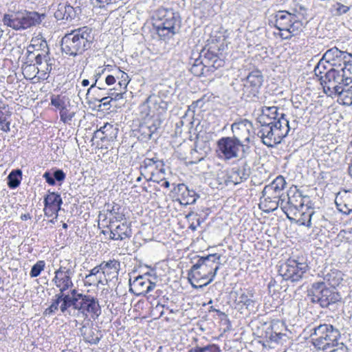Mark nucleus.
<instances>
[{
    "mask_svg": "<svg viewBox=\"0 0 352 352\" xmlns=\"http://www.w3.org/2000/svg\"><path fill=\"white\" fill-rule=\"evenodd\" d=\"M94 41L92 28L88 26L81 27L71 31L62 38L61 50L66 55L75 57L90 49Z\"/></svg>",
    "mask_w": 352,
    "mask_h": 352,
    "instance_id": "1",
    "label": "nucleus"
},
{
    "mask_svg": "<svg viewBox=\"0 0 352 352\" xmlns=\"http://www.w3.org/2000/svg\"><path fill=\"white\" fill-rule=\"evenodd\" d=\"M257 120L260 125L254 133L263 144L270 148L280 144L292 129L295 130V126H292L294 124H285L284 120L273 123L265 120V117H258Z\"/></svg>",
    "mask_w": 352,
    "mask_h": 352,
    "instance_id": "2",
    "label": "nucleus"
},
{
    "mask_svg": "<svg viewBox=\"0 0 352 352\" xmlns=\"http://www.w3.org/2000/svg\"><path fill=\"white\" fill-rule=\"evenodd\" d=\"M220 259L221 255L218 254L199 257L197 263L188 271V279H194L196 283H201L202 280L208 279L206 283L199 285L200 288L207 286L214 280L219 270Z\"/></svg>",
    "mask_w": 352,
    "mask_h": 352,
    "instance_id": "3",
    "label": "nucleus"
},
{
    "mask_svg": "<svg viewBox=\"0 0 352 352\" xmlns=\"http://www.w3.org/2000/svg\"><path fill=\"white\" fill-rule=\"evenodd\" d=\"M153 28L162 40L172 38L179 33L182 19L178 12L173 9L159 8L153 17Z\"/></svg>",
    "mask_w": 352,
    "mask_h": 352,
    "instance_id": "4",
    "label": "nucleus"
},
{
    "mask_svg": "<svg viewBox=\"0 0 352 352\" xmlns=\"http://www.w3.org/2000/svg\"><path fill=\"white\" fill-rule=\"evenodd\" d=\"M45 17L46 15L44 13L21 10L5 14L2 21L5 25L16 31H21L40 25Z\"/></svg>",
    "mask_w": 352,
    "mask_h": 352,
    "instance_id": "5",
    "label": "nucleus"
},
{
    "mask_svg": "<svg viewBox=\"0 0 352 352\" xmlns=\"http://www.w3.org/2000/svg\"><path fill=\"white\" fill-rule=\"evenodd\" d=\"M313 344L319 350L328 351L341 340L339 329L331 324H321L311 329Z\"/></svg>",
    "mask_w": 352,
    "mask_h": 352,
    "instance_id": "6",
    "label": "nucleus"
},
{
    "mask_svg": "<svg viewBox=\"0 0 352 352\" xmlns=\"http://www.w3.org/2000/svg\"><path fill=\"white\" fill-rule=\"evenodd\" d=\"M219 156L224 160H230L239 157L245 160L250 153V147L232 137H223L217 142Z\"/></svg>",
    "mask_w": 352,
    "mask_h": 352,
    "instance_id": "7",
    "label": "nucleus"
},
{
    "mask_svg": "<svg viewBox=\"0 0 352 352\" xmlns=\"http://www.w3.org/2000/svg\"><path fill=\"white\" fill-rule=\"evenodd\" d=\"M309 297L312 303H317L322 308L329 309H334L336 304L342 299L338 292L334 289L327 287L323 282L313 283Z\"/></svg>",
    "mask_w": 352,
    "mask_h": 352,
    "instance_id": "8",
    "label": "nucleus"
},
{
    "mask_svg": "<svg viewBox=\"0 0 352 352\" xmlns=\"http://www.w3.org/2000/svg\"><path fill=\"white\" fill-rule=\"evenodd\" d=\"M70 292L58 293L49 307L45 311V315H53L58 310L65 316L72 315L71 308L74 307L85 294L78 293L76 289H70Z\"/></svg>",
    "mask_w": 352,
    "mask_h": 352,
    "instance_id": "9",
    "label": "nucleus"
},
{
    "mask_svg": "<svg viewBox=\"0 0 352 352\" xmlns=\"http://www.w3.org/2000/svg\"><path fill=\"white\" fill-rule=\"evenodd\" d=\"M269 24H272L280 31H286L292 36L298 34L303 28V23L295 13L279 10L270 16Z\"/></svg>",
    "mask_w": 352,
    "mask_h": 352,
    "instance_id": "10",
    "label": "nucleus"
},
{
    "mask_svg": "<svg viewBox=\"0 0 352 352\" xmlns=\"http://www.w3.org/2000/svg\"><path fill=\"white\" fill-rule=\"evenodd\" d=\"M72 316L96 320L101 314L98 300L91 295H85L72 308Z\"/></svg>",
    "mask_w": 352,
    "mask_h": 352,
    "instance_id": "11",
    "label": "nucleus"
},
{
    "mask_svg": "<svg viewBox=\"0 0 352 352\" xmlns=\"http://www.w3.org/2000/svg\"><path fill=\"white\" fill-rule=\"evenodd\" d=\"M320 80L324 92L331 97L336 96V92L346 86L342 70L335 67L330 68L324 76H320Z\"/></svg>",
    "mask_w": 352,
    "mask_h": 352,
    "instance_id": "12",
    "label": "nucleus"
},
{
    "mask_svg": "<svg viewBox=\"0 0 352 352\" xmlns=\"http://www.w3.org/2000/svg\"><path fill=\"white\" fill-rule=\"evenodd\" d=\"M308 268V265L304 258H298L297 260L289 259L285 263L280 265L278 272L285 280L296 282L302 278Z\"/></svg>",
    "mask_w": 352,
    "mask_h": 352,
    "instance_id": "13",
    "label": "nucleus"
},
{
    "mask_svg": "<svg viewBox=\"0 0 352 352\" xmlns=\"http://www.w3.org/2000/svg\"><path fill=\"white\" fill-rule=\"evenodd\" d=\"M287 331V327L283 321L274 320L267 328L263 337L270 344H283L289 340Z\"/></svg>",
    "mask_w": 352,
    "mask_h": 352,
    "instance_id": "14",
    "label": "nucleus"
},
{
    "mask_svg": "<svg viewBox=\"0 0 352 352\" xmlns=\"http://www.w3.org/2000/svg\"><path fill=\"white\" fill-rule=\"evenodd\" d=\"M311 204L309 197L307 195H302L299 190H290L287 194V205L288 206L287 210H289L290 214L294 215L296 212H300L305 206H307V210L311 209Z\"/></svg>",
    "mask_w": 352,
    "mask_h": 352,
    "instance_id": "15",
    "label": "nucleus"
},
{
    "mask_svg": "<svg viewBox=\"0 0 352 352\" xmlns=\"http://www.w3.org/2000/svg\"><path fill=\"white\" fill-rule=\"evenodd\" d=\"M263 82V76L259 70L250 72L243 84V95L247 99L257 97L259 89Z\"/></svg>",
    "mask_w": 352,
    "mask_h": 352,
    "instance_id": "16",
    "label": "nucleus"
},
{
    "mask_svg": "<svg viewBox=\"0 0 352 352\" xmlns=\"http://www.w3.org/2000/svg\"><path fill=\"white\" fill-rule=\"evenodd\" d=\"M253 129L252 122L247 119H240L231 125V131L233 134L232 138L240 141L242 144H248L250 142L251 131Z\"/></svg>",
    "mask_w": 352,
    "mask_h": 352,
    "instance_id": "17",
    "label": "nucleus"
},
{
    "mask_svg": "<svg viewBox=\"0 0 352 352\" xmlns=\"http://www.w3.org/2000/svg\"><path fill=\"white\" fill-rule=\"evenodd\" d=\"M150 273L140 275L132 280H129V291L135 296H145L155 287V283L152 282L148 276Z\"/></svg>",
    "mask_w": 352,
    "mask_h": 352,
    "instance_id": "18",
    "label": "nucleus"
},
{
    "mask_svg": "<svg viewBox=\"0 0 352 352\" xmlns=\"http://www.w3.org/2000/svg\"><path fill=\"white\" fill-rule=\"evenodd\" d=\"M164 163L163 160H159L157 157L151 158L146 157L140 166L141 175H142L147 181L155 180L153 176L156 171L164 173Z\"/></svg>",
    "mask_w": 352,
    "mask_h": 352,
    "instance_id": "19",
    "label": "nucleus"
},
{
    "mask_svg": "<svg viewBox=\"0 0 352 352\" xmlns=\"http://www.w3.org/2000/svg\"><path fill=\"white\" fill-rule=\"evenodd\" d=\"M351 54L345 51H341L334 47L326 51L323 54V60L332 67H342L346 63H349Z\"/></svg>",
    "mask_w": 352,
    "mask_h": 352,
    "instance_id": "20",
    "label": "nucleus"
},
{
    "mask_svg": "<svg viewBox=\"0 0 352 352\" xmlns=\"http://www.w3.org/2000/svg\"><path fill=\"white\" fill-rule=\"evenodd\" d=\"M285 185V178L281 175L278 176L270 184L265 186L262 191V197L267 199H274L278 201Z\"/></svg>",
    "mask_w": 352,
    "mask_h": 352,
    "instance_id": "21",
    "label": "nucleus"
},
{
    "mask_svg": "<svg viewBox=\"0 0 352 352\" xmlns=\"http://www.w3.org/2000/svg\"><path fill=\"white\" fill-rule=\"evenodd\" d=\"M251 173L252 170L249 162L244 160L239 166L232 168L229 175L230 182L235 185L241 184L250 177Z\"/></svg>",
    "mask_w": 352,
    "mask_h": 352,
    "instance_id": "22",
    "label": "nucleus"
},
{
    "mask_svg": "<svg viewBox=\"0 0 352 352\" xmlns=\"http://www.w3.org/2000/svg\"><path fill=\"white\" fill-rule=\"evenodd\" d=\"M200 58H204L206 65H207V71L213 72L214 70L224 65V60L219 56V53L214 52L212 47L207 50H204L200 55Z\"/></svg>",
    "mask_w": 352,
    "mask_h": 352,
    "instance_id": "23",
    "label": "nucleus"
},
{
    "mask_svg": "<svg viewBox=\"0 0 352 352\" xmlns=\"http://www.w3.org/2000/svg\"><path fill=\"white\" fill-rule=\"evenodd\" d=\"M80 12L81 9L78 6L74 8L70 5L59 4L58 9L54 12V17L57 20L71 21L78 17Z\"/></svg>",
    "mask_w": 352,
    "mask_h": 352,
    "instance_id": "24",
    "label": "nucleus"
},
{
    "mask_svg": "<svg viewBox=\"0 0 352 352\" xmlns=\"http://www.w3.org/2000/svg\"><path fill=\"white\" fill-rule=\"evenodd\" d=\"M177 193L179 197L177 199V201L184 206L195 204L199 197V195L194 190H190L184 184H179L177 185Z\"/></svg>",
    "mask_w": 352,
    "mask_h": 352,
    "instance_id": "25",
    "label": "nucleus"
},
{
    "mask_svg": "<svg viewBox=\"0 0 352 352\" xmlns=\"http://www.w3.org/2000/svg\"><path fill=\"white\" fill-rule=\"evenodd\" d=\"M259 117H265V120L273 123H276L277 121L282 122L284 120L285 124L290 125L286 115L283 113V110L275 106L263 107L262 108V115Z\"/></svg>",
    "mask_w": 352,
    "mask_h": 352,
    "instance_id": "26",
    "label": "nucleus"
},
{
    "mask_svg": "<svg viewBox=\"0 0 352 352\" xmlns=\"http://www.w3.org/2000/svg\"><path fill=\"white\" fill-rule=\"evenodd\" d=\"M132 236L131 223L124 221L111 230L109 237L112 240H124Z\"/></svg>",
    "mask_w": 352,
    "mask_h": 352,
    "instance_id": "27",
    "label": "nucleus"
},
{
    "mask_svg": "<svg viewBox=\"0 0 352 352\" xmlns=\"http://www.w3.org/2000/svg\"><path fill=\"white\" fill-rule=\"evenodd\" d=\"M44 212L45 215L50 216L48 214V210L53 208L57 214L58 210H60L61 205L63 204V200L60 195L58 193L56 192H50L49 195H47L44 197Z\"/></svg>",
    "mask_w": 352,
    "mask_h": 352,
    "instance_id": "28",
    "label": "nucleus"
},
{
    "mask_svg": "<svg viewBox=\"0 0 352 352\" xmlns=\"http://www.w3.org/2000/svg\"><path fill=\"white\" fill-rule=\"evenodd\" d=\"M89 321V320H88ZM80 333L82 336L85 342L91 344H97L100 338L97 336L95 331L96 330L89 325V322L82 324V327L79 329Z\"/></svg>",
    "mask_w": 352,
    "mask_h": 352,
    "instance_id": "29",
    "label": "nucleus"
},
{
    "mask_svg": "<svg viewBox=\"0 0 352 352\" xmlns=\"http://www.w3.org/2000/svg\"><path fill=\"white\" fill-rule=\"evenodd\" d=\"M74 274H63L61 276L54 275L52 282L59 289L58 293L66 292L74 287L72 277Z\"/></svg>",
    "mask_w": 352,
    "mask_h": 352,
    "instance_id": "30",
    "label": "nucleus"
},
{
    "mask_svg": "<svg viewBox=\"0 0 352 352\" xmlns=\"http://www.w3.org/2000/svg\"><path fill=\"white\" fill-rule=\"evenodd\" d=\"M43 177L49 185L54 186L56 182H63L66 178V174L62 169L53 168L45 171Z\"/></svg>",
    "mask_w": 352,
    "mask_h": 352,
    "instance_id": "31",
    "label": "nucleus"
},
{
    "mask_svg": "<svg viewBox=\"0 0 352 352\" xmlns=\"http://www.w3.org/2000/svg\"><path fill=\"white\" fill-rule=\"evenodd\" d=\"M28 61L27 63H30V65H31L34 60L32 58L34 59L35 64L38 65H41L43 61H45L47 63V68L46 70L50 72L52 70L51 64L49 63V61L50 60V58L48 57V52L49 49L47 47V51L45 52V54H41L40 53H38L37 54H35L34 52H31L29 50H28Z\"/></svg>",
    "mask_w": 352,
    "mask_h": 352,
    "instance_id": "32",
    "label": "nucleus"
},
{
    "mask_svg": "<svg viewBox=\"0 0 352 352\" xmlns=\"http://www.w3.org/2000/svg\"><path fill=\"white\" fill-rule=\"evenodd\" d=\"M100 267H102V271L104 274L111 275V278H114L118 274L120 264L119 261L113 259L107 262H102L100 264Z\"/></svg>",
    "mask_w": 352,
    "mask_h": 352,
    "instance_id": "33",
    "label": "nucleus"
},
{
    "mask_svg": "<svg viewBox=\"0 0 352 352\" xmlns=\"http://www.w3.org/2000/svg\"><path fill=\"white\" fill-rule=\"evenodd\" d=\"M309 223L311 221V227L319 229L320 228L327 227V219L324 215L320 212L311 211V217Z\"/></svg>",
    "mask_w": 352,
    "mask_h": 352,
    "instance_id": "34",
    "label": "nucleus"
},
{
    "mask_svg": "<svg viewBox=\"0 0 352 352\" xmlns=\"http://www.w3.org/2000/svg\"><path fill=\"white\" fill-rule=\"evenodd\" d=\"M22 179V171L21 169L12 170L7 177V184L10 188L15 189L21 184Z\"/></svg>",
    "mask_w": 352,
    "mask_h": 352,
    "instance_id": "35",
    "label": "nucleus"
},
{
    "mask_svg": "<svg viewBox=\"0 0 352 352\" xmlns=\"http://www.w3.org/2000/svg\"><path fill=\"white\" fill-rule=\"evenodd\" d=\"M324 280H326L329 285L332 287V289H335V287L339 285L342 280V274L340 272L336 271L331 272V273H328L324 276Z\"/></svg>",
    "mask_w": 352,
    "mask_h": 352,
    "instance_id": "36",
    "label": "nucleus"
},
{
    "mask_svg": "<svg viewBox=\"0 0 352 352\" xmlns=\"http://www.w3.org/2000/svg\"><path fill=\"white\" fill-rule=\"evenodd\" d=\"M261 206L263 207V210L266 212H271L274 211L279 206V201L274 199H267L265 197H261Z\"/></svg>",
    "mask_w": 352,
    "mask_h": 352,
    "instance_id": "37",
    "label": "nucleus"
},
{
    "mask_svg": "<svg viewBox=\"0 0 352 352\" xmlns=\"http://www.w3.org/2000/svg\"><path fill=\"white\" fill-rule=\"evenodd\" d=\"M349 63H346L342 67L340 68L345 78V85H349L352 82V54L351 55Z\"/></svg>",
    "mask_w": 352,
    "mask_h": 352,
    "instance_id": "38",
    "label": "nucleus"
},
{
    "mask_svg": "<svg viewBox=\"0 0 352 352\" xmlns=\"http://www.w3.org/2000/svg\"><path fill=\"white\" fill-rule=\"evenodd\" d=\"M253 294L252 292L248 293H241L238 297L239 303H242L246 307L247 309H250L251 307H254V301L252 299Z\"/></svg>",
    "mask_w": 352,
    "mask_h": 352,
    "instance_id": "39",
    "label": "nucleus"
},
{
    "mask_svg": "<svg viewBox=\"0 0 352 352\" xmlns=\"http://www.w3.org/2000/svg\"><path fill=\"white\" fill-rule=\"evenodd\" d=\"M188 352H221L220 347L215 344H208L204 346H196Z\"/></svg>",
    "mask_w": 352,
    "mask_h": 352,
    "instance_id": "40",
    "label": "nucleus"
},
{
    "mask_svg": "<svg viewBox=\"0 0 352 352\" xmlns=\"http://www.w3.org/2000/svg\"><path fill=\"white\" fill-rule=\"evenodd\" d=\"M307 211L304 212L302 210H301L302 212L300 214V217L297 221V223L299 225L305 226L307 228H311V221L309 223V217H311V211L313 210V209L311 208L310 210H307Z\"/></svg>",
    "mask_w": 352,
    "mask_h": 352,
    "instance_id": "41",
    "label": "nucleus"
},
{
    "mask_svg": "<svg viewBox=\"0 0 352 352\" xmlns=\"http://www.w3.org/2000/svg\"><path fill=\"white\" fill-rule=\"evenodd\" d=\"M139 131L142 136V140H149L155 138L152 135V132L149 131L148 122L140 124Z\"/></svg>",
    "mask_w": 352,
    "mask_h": 352,
    "instance_id": "42",
    "label": "nucleus"
},
{
    "mask_svg": "<svg viewBox=\"0 0 352 352\" xmlns=\"http://www.w3.org/2000/svg\"><path fill=\"white\" fill-rule=\"evenodd\" d=\"M45 263L44 261H38L31 268L30 276L32 278L37 277L40 275L41 272L44 270Z\"/></svg>",
    "mask_w": 352,
    "mask_h": 352,
    "instance_id": "43",
    "label": "nucleus"
},
{
    "mask_svg": "<svg viewBox=\"0 0 352 352\" xmlns=\"http://www.w3.org/2000/svg\"><path fill=\"white\" fill-rule=\"evenodd\" d=\"M336 95H338L340 99L343 100V104L346 105L352 104V96L350 95V93L348 91H346L344 87H342L339 92H336Z\"/></svg>",
    "mask_w": 352,
    "mask_h": 352,
    "instance_id": "44",
    "label": "nucleus"
},
{
    "mask_svg": "<svg viewBox=\"0 0 352 352\" xmlns=\"http://www.w3.org/2000/svg\"><path fill=\"white\" fill-rule=\"evenodd\" d=\"M119 208H116V207L113 206H112L111 209L107 210L110 214L112 216V217L110 219V223H113L114 222H120L123 219H124V214L119 212L118 211Z\"/></svg>",
    "mask_w": 352,
    "mask_h": 352,
    "instance_id": "45",
    "label": "nucleus"
},
{
    "mask_svg": "<svg viewBox=\"0 0 352 352\" xmlns=\"http://www.w3.org/2000/svg\"><path fill=\"white\" fill-rule=\"evenodd\" d=\"M74 270L68 263L66 265H61L58 269L54 272V275L61 276L63 274H74Z\"/></svg>",
    "mask_w": 352,
    "mask_h": 352,
    "instance_id": "46",
    "label": "nucleus"
},
{
    "mask_svg": "<svg viewBox=\"0 0 352 352\" xmlns=\"http://www.w3.org/2000/svg\"><path fill=\"white\" fill-rule=\"evenodd\" d=\"M162 124V120L160 118H156L152 120V122H148V127L149 131L152 132V135L153 137L157 138V130L160 129V126Z\"/></svg>",
    "mask_w": 352,
    "mask_h": 352,
    "instance_id": "47",
    "label": "nucleus"
},
{
    "mask_svg": "<svg viewBox=\"0 0 352 352\" xmlns=\"http://www.w3.org/2000/svg\"><path fill=\"white\" fill-rule=\"evenodd\" d=\"M324 63L325 60H323L322 56L314 69V72L317 76L320 77V76H322V74H325L327 67Z\"/></svg>",
    "mask_w": 352,
    "mask_h": 352,
    "instance_id": "48",
    "label": "nucleus"
},
{
    "mask_svg": "<svg viewBox=\"0 0 352 352\" xmlns=\"http://www.w3.org/2000/svg\"><path fill=\"white\" fill-rule=\"evenodd\" d=\"M333 8L335 10V14L338 16L346 14L350 10L349 6H344L340 3H336L335 5H333Z\"/></svg>",
    "mask_w": 352,
    "mask_h": 352,
    "instance_id": "49",
    "label": "nucleus"
},
{
    "mask_svg": "<svg viewBox=\"0 0 352 352\" xmlns=\"http://www.w3.org/2000/svg\"><path fill=\"white\" fill-rule=\"evenodd\" d=\"M51 104L59 108L60 110H63L66 108L65 102L60 98L59 96H52L51 98Z\"/></svg>",
    "mask_w": 352,
    "mask_h": 352,
    "instance_id": "50",
    "label": "nucleus"
},
{
    "mask_svg": "<svg viewBox=\"0 0 352 352\" xmlns=\"http://www.w3.org/2000/svg\"><path fill=\"white\" fill-rule=\"evenodd\" d=\"M286 199H287V195H283V194L282 193L280 195V199L278 200L279 201V206L281 208V209L283 210L284 213L287 215V218L290 219V217H289L290 212H289V210H287L288 206L287 205Z\"/></svg>",
    "mask_w": 352,
    "mask_h": 352,
    "instance_id": "51",
    "label": "nucleus"
},
{
    "mask_svg": "<svg viewBox=\"0 0 352 352\" xmlns=\"http://www.w3.org/2000/svg\"><path fill=\"white\" fill-rule=\"evenodd\" d=\"M74 116V113H69L67 109L65 108L63 110H60V118L64 123L70 122Z\"/></svg>",
    "mask_w": 352,
    "mask_h": 352,
    "instance_id": "52",
    "label": "nucleus"
},
{
    "mask_svg": "<svg viewBox=\"0 0 352 352\" xmlns=\"http://www.w3.org/2000/svg\"><path fill=\"white\" fill-rule=\"evenodd\" d=\"M327 352H349L346 346L340 340L335 344L334 347L329 349Z\"/></svg>",
    "mask_w": 352,
    "mask_h": 352,
    "instance_id": "53",
    "label": "nucleus"
},
{
    "mask_svg": "<svg viewBox=\"0 0 352 352\" xmlns=\"http://www.w3.org/2000/svg\"><path fill=\"white\" fill-rule=\"evenodd\" d=\"M101 282L100 278L97 276L87 274L85 276V285H97Z\"/></svg>",
    "mask_w": 352,
    "mask_h": 352,
    "instance_id": "54",
    "label": "nucleus"
},
{
    "mask_svg": "<svg viewBox=\"0 0 352 352\" xmlns=\"http://www.w3.org/2000/svg\"><path fill=\"white\" fill-rule=\"evenodd\" d=\"M205 68L206 67L202 65H199L198 66L196 65H192L190 71L195 76H200L204 74Z\"/></svg>",
    "mask_w": 352,
    "mask_h": 352,
    "instance_id": "55",
    "label": "nucleus"
},
{
    "mask_svg": "<svg viewBox=\"0 0 352 352\" xmlns=\"http://www.w3.org/2000/svg\"><path fill=\"white\" fill-rule=\"evenodd\" d=\"M98 100L102 103L101 105H102L105 109H109L111 106L110 102L112 100V98L109 99V97H103Z\"/></svg>",
    "mask_w": 352,
    "mask_h": 352,
    "instance_id": "56",
    "label": "nucleus"
},
{
    "mask_svg": "<svg viewBox=\"0 0 352 352\" xmlns=\"http://www.w3.org/2000/svg\"><path fill=\"white\" fill-rule=\"evenodd\" d=\"M11 113L10 111H7L5 113L3 110H0V124H3V123L6 122V116H10Z\"/></svg>",
    "mask_w": 352,
    "mask_h": 352,
    "instance_id": "57",
    "label": "nucleus"
},
{
    "mask_svg": "<svg viewBox=\"0 0 352 352\" xmlns=\"http://www.w3.org/2000/svg\"><path fill=\"white\" fill-rule=\"evenodd\" d=\"M116 82V78L113 75H108L105 78V83L111 85Z\"/></svg>",
    "mask_w": 352,
    "mask_h": 352,
    "instance_id": "58",
    "label": "nucleus"
},
{
    "mask_svg": "<svg viewBox=\"0 0 352 352\" xmlns=\"http://www.w3.org/2000/svg\"><path fill=\"white\" fill-rule=\"evenodd\" d=\"M122 74H121V78L122 80V82H123V85H124V89H126V86H127V84H128V75L126 73L124 72H121Z\"/></svg>",
    "mask_w": 352,
    "mask_h": 352,
    "instance_id": "59",
    "label": "nucleus"
},
{
    "mask_svg": "<svg viewBox=\"0 0 352 352\" xmlns=\"http://www.w3.org/2000/svg\"><path fill=\"white\" fill-rule=\"evenodd\" d=\"M100 270H102V267H100V265H99L91 269L89 274L92 276H97L98 274L100 272Z\"/></svg>",
    "mask_w": 352,
    "mask_h": 352,
    "instance_id": "60",
    "label": "nucleus"
},
{
    "mask_svg": "<svg viewBox=\"0 0 352 352\" xmlns=\"http://www.w3.org/2000/svg\"><path fill=\"white\" fill-rule=\"evenodd\" d=\"M192 65H196L197 66L199 65H202L204 66V67L207 68V65H206V63L204 62V58L195 59L193 63H192Z\"/></svg>",
    "mask_w": 352,
    "mask_h": 352,
    "instance_id": "61",
    "label": "nucleus"
},
{
    "mask_svg": "<svg viewBox=\"0 0 352 352\" xmlns=\"http://www.w3.org/2000/svg\"><path fill=\"white\" fill-rule=\"evenodd\" d=\"M292 104L295 109H300L301 107V102L298 100V97H295L292 100Z\"/></svg>",
    "mask_w": 352,
    "mask_h": 352,
    "instance_id": "62",
    "label": "nucleus"
},
{
    "mask_svg": "<svg viewBox=\"0 0 352 352\" xmlns=\"http://www.w3.org/2000/svg\"><path fill=\"white\" fill-rule=\"evenodd\" d=\"M113 128V125L106 123L102 127L100 128V131H102L103 133H105L109 129H111Z\"/></svg>",
    "mask_w": 352,
    "mask_h": 352,
    "instance_id": "63",
    "label": "nucleus"
},
{
    "mask_svg": "<svg viewBox=\"0 0 352 352\" xmlns=\"http://www.w3.org/2000/svg\"><path fill=\"white\" fill-rule=\"evenodd\" d=\"M10 122H7L6 120V122L3 123V124H1V130L5 131V132H8L10 131Z\"/></svg>",
    "mask_w": 352,
    "mask_h": 352,
    "instance_id": "64",
    "label": "nucleus"
}]
</instances>
